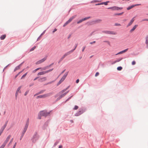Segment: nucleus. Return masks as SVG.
<instances>
[{"label": "nucleus", "instance_id": "nucleus-1", "mask_svg": "<svg viewBox=\"0 0 148 148\" xmlns=\"http://www.w3.org/2000/svg\"><path fill=\"white\" fill-rule=\"evenodd\" d=\"M69 88V86H68L66 88L63 90H62L60 92V94H62L60 96L59 99H60L61 98H62V97L64 96L69 92V91H68L66 92H64L63 94H62L66 90Z\"/></svg>", "mask_w": 148, "mask_h": 148}, {"label": "nucleus", "instance_id": "nucleus-2", "mask_svg": "<svg viewBox=\"0 0 148 148\" xmlns=\"http://www.w3.org/2000/svg\"><path fill=\"white\" fill-rule=\"evenodd\" d=\"M77 46V44L76 45V46L75 47V48L71 50V51H70L69 52H67L65 53L63 55V56L61 58L60 60L61 61L66 56L69 55L71 53L73 52L74 51L75 49L76 48Z\"/></svg>", "mask_w": 148, "mask_h": 148}, {"label": "nucleus", "instance_id": "nucleus-3", "mask_svg": "<svg viewBox=\"0 0 148 148\" xmlns=\"http://www.w3.org/2000/svg\"><path fill=\"white\" fill-rule=\"evenodd\" d=\"M29 119H28L26 122L25 126L24 128V129L23 130L22 132V135H24L26 131L27 128L28 127L29 124Z\"/></svg>", "mask_w": 148, "mask_h": 148}, {"label": "nucleus", "instance_id": "nucleus-4", "mask_svg": "<svg viewBox=\"0 0 148 148\" xmlns=\"http://www.w3.org/2000/svg\"><path fill=\"white\" fill-rule=\"evenodd\" d=\"M49 112H47L46 110H43L40 112L39 114L40 116H46L49 114Z\"/></svg>", "mask_w": 148, "mask_h": 148}, {"label": "nucleus", "instance_id": "nucleus-5", "mask_svg": "<svg viewBox=\"0 0 148 148\" xmlns=\"http://www.w3.org/2000/svg\"><path fill=\"white\" fill-rule=\"evenodd\" d=\"M11 137V135H9L7 137V138H6V139L4 141V143H3V144L1 146V148H4L5 146V145L10 138V137Z\"/></svg>", "mask_w": 148, "mask_h": 148}, {"label": "nucleus", "instance_id": "nucleus-6", "mask_svg": "<svg viewBox=\"0 0 148 148\" xmlns=\"http://www.w3.org/2000/svg\"><path fill=\"white\" fill-rule=\"evenodd\" d=\"M51 95V93H47L44 95H40L37 97V98H45L50 96Z\"/></svg>", "mask_w": 148, "mask_h": 148}, {"label": "nucleus", "instance_id": "nucleus-7", "mask_svg": "<svg viewBox=\"0 0 148 148\" xmlns=\"http://www.w3.org/2000/svg\"><path fill=\"white\" fill-rule=\"evenodd\" d=\"M102 32L104 33L116 35V32L110 31H103Z\"/></svg>", "mask_w": 148, "mask_h": 148}, {"label": "nucleus", "instance_id": "nucleus-8", "mask_svg": "<svg viewBox=\"0 0 148 148\" xmlns=\"http://www.w3.org/2000/svg\"><path fill=\"white\" fill-rule=\"evenodd\" d=\"M122 8H119L117 6H114L112 7H110L108 8V9H110L112 10H118L122 9Z\"/></svg>", "mask_w": 148, "mask_h": 148}, {"label": "nucleus", "instance_id": "nucleus-9", "mask_svg": "<svg viewBox=\"0 0 148 148\" xmlns=\"http://www.w3.org/2000/svg\"><path fill=\"white\" fill-rule=\"evenodd\" d=\"M38 135L37 133H36L34 134L32 138L33 141V142H35L36 140L38 139Z\"/></svg>", "mask_w": 148, "mask_h": 148}, {"label": "nucleus", "instance_id": "nucleus-10", "mask_svg": "<svg viewBox=\"0 0 148 148\" xmlns=\"http://www.w3.org/2000/svg\"><path fill=\"white\" fill-rule=\"evenodd\" d=\"M46 59V58H44L36 62V64H39L43 62L44 61H45Z\"/></svg>", "mask_w": 148, "mask_h": 148}, {"label": "nucleus", "instance_id": "nucleus-11", "mask_svg": "<svg viewBox=\"0 0 148 148\" xmlns=\"http://www.w3.org/2000/svg\"><path fill=\"white\" fill-rule=\"evenodd\" d=\"M47 77H43L42 78H40L39 79L38 81L41 82H44L47 80Z\"/></svg>", "mask_w": 148, "mask_h": 148}, {"label": "nucleus", "instance_id": "nucleus-12", "mask_svg": "<svg viewBox=\"0 0 148 148\" xmlns=\"http://www.w3.org/2000/svg\"><path fill=\"white\" fill-rule=\"evenodd\" d=\"M7 124V122H6L5 124L1 128V134L2 132L5 128L6 127Z\"/></svg>", "mask_w": 148, "mask_h": 148}, {"label": "nucleus", "instance_id": "nucleus-13", "mask_svg": "<svg viewBox=\"0 0 148 148\" xmlns=\"http://www.w3.org/2000/svg\"><path fill=\"white\" fill-rule=\"evenodd\" d=\"M68 72L65 73L64 74V75H63V77L61 79V80H62V82H63L64 80L66 78V76H67V75H68Z\"/></svg>", "mask_w": 148, "mask_h": 148}, {"label": "nucleus", "instance_id": "nucleus-14", "mask_svg": "<svg viewBox=\"0 0 148 148\" xmlns=\"http://www.w3.org/2000/svg\"><path fill=\"white\" fill-rule=\"evenodd\" d=\"M134 20V18H133L132 19V20H131L130 22L127 25V27H128L130 26L132 24V23H133Z\"/></svg>", "mask_w": 148, "mask_h": 148}, {"label": "nucleus", "instance_id": "nucleus-15", "mask_svg": "<svg viewBox=\"0 0 148 148\" xmlns=\"http://www.w3.org/2000/svg\"><path fill=\"white\" fill-rule=\"evenodd\" d=\"M128 49H127L121 51L118 53H117L116 54V55H117L118 54H122L123 53H124L126 52V51H128Z\"/></svg>", "mask_w": 148, "mask_h": 148}, {"label": "nucleus", "instance_id": "nucleus-16", "mask_svg": "<svg viewBox=\"0 0 148 148\" xmlns=\"http://www.w3.org/2000/svg\"><path fill=\"white\" fill-rule=\"evenodd\" d=\"M138 26L137 25H135L133 27V28L130 30V32H133L135 29H136V28Z\"/></svg>", "mask_w": 148, "mask_h": 148}, {"label": "nucleus", "instance_id": "nucleus-17", "mask_svg": "<svg viewBox=\"0 0 148 148\" xmlns=\"http://www.w3.org/2000/svg\"><path fill=\"white\" fill-rule=\"evenodd\" d=\"M21 86L19 87L17 89L16 93V97L17 96L18 93L19 91H20V89H21Z\"/></svg>", "mask_w": 148, "mask_h": 148}, {"label": "nucleus", "instance_id": "nucleus-18", "mask_svg": "<svg viewBox=\"0 0 148 148\" xmlns=\"http://www.w3.org/2000/svg\"><path fill=\"white\" fill-rule=\"evenodd\" d=\"M76 16V15H74L71 18H70L69 19L68 21L69 23H70L71 21Z\"/></svg>", "mask_w": 148, "mask_h": 148}, {"label": "nucleus", "instance_id": "nucleus-19", "mask_svg": "<svg viewBox=\"0 0 148 148\" xmlns=\"http://www.w3.org/2000/svg\"><path fill=\"white\" fill-rule=\"evenodd\" d=\"M109 2V1H107V2H103V3H101L96 4L95 5H101L104 4L105 5H107L108 4V3Z\"/></svg>", "mask_w": 148, "mask_h": 148}, {"label": "nucleus", "instance_id": "nucleus-20", "mask_svg": "<svg viewBox=\"0 0 148 148\" xmlns=\"http://www.w3.org/2000/svg\"><path fill=\"white\" fill-rule=\"evenodd\" d=\"M145 43L147 45V47L148 48V36L146 38Z\"/></svg>", "mask_w": 148, "mask_h": 148}, {"label": "nucleus", "instance_id": "nucleus-21", "mask_svg": "<svg viewBox=\"0 0 148 148\" xmlns=\"http://www.w3.org/2000/svg\"><path fill=\"white\" fill-rule=\"evenodd\" d=\"M82 111H79L78 112L76 113L75 115L76 116H78L81 114L82 113Z\"/></svg>", "mask_w": 148, "mask_h": 148}, {"label": "nucleus", "instance_id": "nucleus-22", "mask_svg": "<svg viewBox=\"0 0 148 148\" xmlns=\"http://www.w3.org/2000/svg\"><path fill=\"white\" fill-rule=\"evenodd\" d=\"M45 74V73L44 72V71H42V72H40L38 73L37 74V75L38 76L40 75H44Z\"/></svg>", "mask_w": 148, "mask_h": 148}, {"label": "nucleus", "instance_id": "nucleus-23", "mask_svg": "<svg viewBox=\"0 0 148 148\" xmlns=\"http://www.w3.org/2000/svg\"><path fill=\"white\" fill-rule=\"evenodd\" d=\"M52 64H51V65H50L49 66H47L46 67H44V68H42V70H45L46 69H47Z\"/></svg>", "mask_w": 148, "mask_h": 148}, {"label": "nucleus", "instance_id": "nucleus-24", "mask_svg": "<svg viewBox=\"0 0 148 148\" xmlns=\"http://www.w3.org/2000/svg\"><path fill=\"white\" fill-rule=\"evenodd\" d=\"M6 37V35L5 34H4L2 35L1 36V40H3Z\"/></svg>", "mask_w": 148, "mask_h": 148}, {"label": "nucleus", "instance_id": "nucleus-25", "mask_svg": "<svg viewBox=\"0 0 148 148\" xmlns=\"http://www.w3.org/2000/svg\"><path fill=\"white\" fill-rule=\"evenodd\" d=\"M122 59H123L122 58H121L120 59H118L116 60L114 62V63H115L116 62H117L120 61L121 60H122Z\"/></svg>", "mask_w": 148, "mask_h": 148}, {"label": "nucleus", "instance_id": "nucleus-26", "mask_svg": "<svg viewBox=\"0 0 148 148\" xmlns=\"http://www.w3.org/2000/svg\"><path fill=\"white\" fill-rule=\"evenodd\" d=\"M24 69H23L22 71H20V72H19L17 75H16L15 77V78H16L17 77L18 75L21 73L23 71H24Z\"/></svg>", "mask_w": 148, "mask_h": 148}, {"label": "nucleus", "instance_id": "nucleus-27", "mask_svg": "<svg viewBox=\"0 0 148 148\" xmlns=\"http://www.w3.org/2000/svg\"><path fill=\"white\" fill-rule=\"evenodd\" d=\"M53 69H50V70H48V71H44V72L45 73V74L46 73H48V72H50L51 71H52Z\"/></svg>", "mask_w": 148, "mask_h": 148}, {"label": "nucleus", "instance_id": "nucleus-28", "mask_svg": "<svg viewBox=\"0 0 148 148\" xmlns=\"http://www.w3.org/2000/svg\"><path fill=\"white\" fill-rule=\"evenodd\" d=\"M123 12H121V13H116V14H114V16H116V15H122L123 14Z\"/></svg>", "mask_w": 148, "mask_h": 148}, {"label": "nucleus", "instance_id": "nucleus-29", "mask_svg": "<svg viewBox=\"0 0 148 148\" xmlns=\"http://www.w3.org/2000/svg\"><path fill=\"white\" fill-rule=\"evenodd\" d=\"M90 18V17H85L83 19H82L83 21H85L86 20H87V19H88Z\"/></svg>", "mask_w": 148, "mask_h": 148}, {"label": "nucleus", "instance_id": "nucleus-30", "mask_svg": "<svg viewBox=\"0 0 148 148\" xmlns=\"http://www.w3.org/2000/svg\"><path fill=\"white\" fill-rule=\"evenodd\" d=\"M41 69V68H38L36 69H35V70H34V71H33V73H34L35 72H36V71H38V70H39L40 69Z\"/></svg>", "mask_w": 148, "mask_h": 148}, {"label": "nucleus", "instance_id": "nucleus-31", "mask_svg": "<svg viewBox=\"0 0 148 148\" xmlns=\"http://www.w3.org/2000/svg\"><path fill=\"white\" fill-rule=\"evenodd\" d=\"M134 7V6H133V5H132L130 7H128L127 8V10H129L131 9H132V8H133Z\"/></svg>", "mask_w": 148, "mask_h": 148}, {"label": "nucleus", "instance_id": "nucleus-32", "mask_svg": "<svg viewBox=\"0 0 148 148\" xmlns=\"http://www.w3.org/2000/svg\"><path fill=\"white\" fill-rule=\"evenodd\" d=\"M27 73H26L25 74H24L21 77V79H22L24 78L26 76V75H27Z\"/></svg>", "mask_w": 148, "mask_h": 148}, {"label": "nucleus", "instance_id": "nucleus-33", "mask_svg": "<svg viewBox=\"0 0 148 148\" xmlns=\"http://www.w3.org/2000/svg\"><path fill=\"white\" fill-rule=\"evenodd\" d=\"M36 48V46L34 47H32V48H31L30 49V51H33Z\"/></svg>", "mask_w": 148, "mask_h": 148}, {"label": "nucleus", "instance_id": "nucleus-34", "mask_svg": "<svg viewBox=\"0 0 148 148\" xmlns=\"http://www.w3.org/2000/svg\"><path fill=\"white\" fill-rule=\"evenodd\" d=\"M122 69V68L121 66L118 67L117 68V69L119 71H121Z\"/></svg>", "mask_w": 148, "mask_h": 148}, {"label": "nucleus", "instance_id": "nucleus-35", "mask_svg": "<svg viewBox=\"0 0 148 148\" xmlns=\"http://www.w3.org/2000/svg\"><path fill=\"white\" fill-rule=\"evenodd\" d=\"M78 107L76 105L75 106L74 108L73 109L76 110H77L78 109Z\"/></svg>", "mask_w": 148, "mask_h": 148}, {"label": "nucleus", "instance_id": "nucleus-36", "mask_svg": "<svg viewBox=\"0 0 148 148\" xmlns=\"http://www.w3.org/2000/svg\"><path fill=\"white\" fill-rule=\"evenodd\" d=\"M101 21V19H98L96 20L95 22L96 23H99Z\"/></svg>", "mask_w": 148, "mask_h": 148}, {"label": "nucleus", "instance_id": "nucleus-37", "mask_svg": "<svg viewBox=\"0 0 148 148\" xmlns=\"http://www.w3.org/2000/svg\"><path fill=\"white\" fill-rule=\"evenodd\" d=\"M63 82L60 79V81L58 82L57 84V85H58L59 84H60L62 82Z\"/></svg>", "mask_w": 148, "mask_h": 148}, {"label": "nucleus", "instance_id": "nucleus-38", "mask_svg": "<svg viewBox=\"0 0 148 148\" xmlns=\"http://www.w3.org/2000/svg\"><path fill=\"white\" fill-rule=\"evenodd\" d=\"M13 141V138H12L11 140L10 141L9 143V144L8 145H11L12 144V143Z\"/></svg>", "mask_w": 148, "mask_h": 148}, {"label": "nucleus", "instance_id": "nucleus-39", "mask_svg": "<svg viewBox=\"0 0 148 148\" xmlns=\"http://www.w3.org/2000/svg\"><path fill=\"white\" fill-rule=\"evenodd\" d=\"M82 21H83L82 19H81V20H80L79 21H78L77 22V23L78 24H79V23L82 22Z\"/></svg>", "mask_w": 148, "mask_h": 148}, {"label": "nucleus", "instance_id": "nucleus-40", "mask_svg": "<svg viewBox=\"0 0 148 148\" xmlns=\"http://www.w3.org/2000/svg\"><path fill=\"white\" fill-rule=\"evenodd\" d=\"M115 25L117 26H120L121 25L120 24L116 23L115 24Z\"/></svg>", "mask_w": 148, "mask_h": 148}, {"label": "nucleus", "instance_id": "nucleus-41", "mask_svg": "<svg viewBox=\"0 0 148 148\" xmlns=\"http://www.w3.org/2000/svg\"><path fill=\"white\" fill-rule=\"evenodd\" d=\"M29 90H27L25 92V94H24L25 96H26L27 95V94L29 92Z\"/></svg>", "mask_w": 148, "mask_h": 148}, {"label": "nucleus", "instance_id": "nucleus-42", "mask_svg": "<svg viewBox=\"0 0 148 148\" xmlns=\"http://www.w3.org/2000/svg\"><path fill=\"white\" fill-rule=\"evenodd\" d=\"M99 74V73L98 72H97L95 74V76L97 77L98 76Z\"/></svg>", "mask_w": 148, "mask_h": 148}, {"label": "nucleus", "instance_id": "nucleus-43", "mask_svg": "<svg viewBox=\"0 0 148 148\" xmlns=\"http://www.w3.org/2000/svg\"><path fill=\"white\" fill-rule=\"evenodd\" d=\"M136 64V62L135 61H133L132 62V64L133 65H134Z\"/></svg>", "mask_w": 148, "mask_h": 148}, {"label": "nucleus", "instance_id": "nucleus-44", "mask_svg": "<svg viewBox=\"0 0 148 148\" xmlns=\"http://www.w3.org/2000/svg\"><path fill=\"white\" fill-rule=\"evenodd\" d=\"M16 144H17L16 143V142L15 143V144H14V146H13V147L12 148H15V147H16Z\"/></svg>", "mask_w": 148, "mask_h": 148}, {"label": "nucleus", "instance_id": "nucleus-45", "mask_svg": "<svg viewBox=\"0 0 148 148\" xmlns=\"http://www.w3.org/2000/svg\"><path fill=\"white\" fill-rule=\"evenodd\" d=\"M95 43V41H93V42H90V44H93V43Z\"/></svg>", "mask_w": 148, "mask_h": 148}, {"label": "nucleus", "instance_id": "nucleus-46", "mask_svg": "<svg viewBox=\"0 0 148 148\" xmlns=\"http://www.w3.org/2000/svg\"><path fill=\"white\" fill-rule=\"evenodd\" d=\"M104 42H106V43H108L109 44L110 43L108 41H107V40L105 41H104Z\"/></svg>", "mask_w": 148, "mask_h": 148}, {"label": "nucleus", "instance_id": "nucleus-47", "mask_svg": "<svg viewBox=\"0 0 148 148\" xmlns=\"http://www.w3.org/2000/svg\"><path fill=\"white\" fill-rule=\"evenodd\" d=\"M54 82L53 81H52L51 82H49L48 83H47V84H51L52 83V82Z\"/></svg>", "mask_w": 148, "mask_h": 148}, {"label": "nucleus", "instance_id": "nucleus-48", "mask_svg": "<svg viewBox=\"0 0 148 148\" xmlns=\"http://www.w3.org/2000/svg\"><path fill=\"white\" fill-rule=\"evenodd\" d=\"M79 79H77L76 81V83H78L79 82Z\"/></svg>", "mask_w": 148, "mask_h": 148}, {"label": "nucleus", "instance_id": "nucleus-49", "mask_svg": "<svg viewBox=\"0 0 148 148\" xmlns=\"http://www.w3.org/2000/svg\"><path fill=\"white\" fill-rule=\"evenodd\" d=\"M41 116L40 114H39V116H38V119H41Z\"/></svg>", "mask_w": 148, "mask_h": 148}, {"label": "nucleus", "instance_id": "nucleus-50", "mask_svg": "<svg viewBox=\"0 0 148 148\" xmlns=\"http://www.w3.org/2000/svg\"><path fill=\"white\" fill-rule=\"evenodd\" d=\"M57 31V29H55L53 31V33H54L55 32Z\"/></svg>", "mask_w": 148, "mask_h": 148}, {"label": "nucleus", "instance_id": "nucleus-51", "mask_svg": "<svg viewBox=\"0 0 148 148\" xmlns=\"http://www.w3.org/2000/svg\"><path fill=\"white\" fill-rule=\"evenodd\" d=\"M38 78V77H36L34 79V81H35V80H36Z\"/></svg>", "mask_w": 148, "mask_h": 148}, {"label": "nucleus", "instance_id": "nucleus-52", "mask_svg": "<svg viewBox=\"0 0 148 148\" xmlns=\"http://www.w3.org/2000/svg\"><path fill=\"white\" fill-rule=\"evenodd\" d=\"M72 96H72L71 97H69V98H68V99L66 100V101H67L69 100V99H70L71 98V97H72Z\"/></svg>", "mask_w": 148, "mask_h": 148}, {"label": "nucleus", "instance_id": "nucleus-53", "mask_svg": "<svg viewBox=\"0 0 148 148\" xmlns=\"http://www.w3.org/2000/svg\"><path fill=\"white\" fill-rule=\"evenodd\" d=\"M24 135H21V138H20V140H21L23 136Z\"/></svg>", "mask_w": 148, "mask_h": 148}, {"label": "nucleus", "instance_id": "nucleus-54", "mask_svg": "<svg viewBox=\"0 0 148 148\" xmlns=\"http://www.w3.org/2000/svg\"><path fill=\"white\" fill-rule=\"evenodd\" d=\"M140 5V4H136L135 5H133V6H134V7H135V6H138V5Z\"/></svg>", "mask_w": 148, "mask_h": 148}, {"label": "nucleus", "instance_id": "nucleus-55", "mask_svg": "<svg viewBox=\"0 0 148 148\" xmlns=\"http://www.w3.org/2000/svg\"><path fill=\"white\" fill-rule=\"evenodd\" d=\"M85 47H84L83 48V49L82 50V51L83 52L84 51V49H85Z\"/></svg>", "mask_w": 148, "mask_h": 148}, {"label": "nucleus", "instance_id": "nucleus-56", "mask_svg": "<svg viewBox=\"0 0 148 148\" xmlns=\"http://www.w3.org/2000/svg\"><path fill=\"white\" fill-rule=\"evenodd\" d=\"M66 25H67V24H66V23H65L63 25V27H65V26Z\"/></svg>", "mask_w": 148, "mask_h": 148}, {"label": "nucleus", "instance_id": "nucleus-57", "mask_svg": "<svg viewBox=\"0 0 148 148\" xmlns=\"http://www.w3.org/2000/svg\"><path fill=\"white\" fill-rule=\"evenodd\" d=\"M62 145H60L59 147V148H62Z\"/></svg>", "mask_w": 148, "mask_h": 148}, {"label": "nucleus", "instance_id": "nucleus-58", "mask_svg": "<svg viewBox=\"0 0 148 148\" xmlns=\"http://www.w3.org/2000/svg\"><path fill=\"white\" fill-rule=\"evenodd\" d=\"M66 24L67 25L69 23H70L68 21H67V22H66Z\"/></svg>", "mask_w": 148, "mask_h": 148}, {"label": "nucleus", "instance_id": "nucleus-59", "mask_svg": "<svg viewBox=\"0 0 148 148\" xmlns=\"http://www.w3.org/2000/svg\"><path fill=\"white\" fill-rule=\"evenodd\" d=\"M147 21V19H144L142 20V21Z\"/></svg>", "mask_w": 148, "mask_h": 148}, {"label": "nucleus", "instance_id": "nucleus-60", "mask_svg": "<svg viewBox=\"0 0 148 148\" xmlns=\"http://www.w3.org/2000/svg\"><path fill=\"white\" fill-rule=\"evenodd\" d=\"M65 70H64V71H63L62 72L61 74H62V73H63L65 71Z\"/></svg>", "mask_w": 148, "mask_h": 148}, {"label": "nucleus", "instance_id": "nucleus-61", "mask_svg": "<svg viewBox=\"0 0 148 148\" xmlns=\"http://www.w3.org/2000/svg\"><path fill=\"white\" fill-rule=\"evenodd\" d=\"M57 142L56 143H55L54 145H57Z\"/></svg>", "mask_w": 148, "mask_h": 148}, {"label": "nucleus", "instance_id": "nucleus-62", "mask_svg": "<svg viewBox=\"0 0 148 148\" xmlns=\"http://www.w3.org/2000/svg\"><path fill=\"white\" fill-rule=\"evenodd\" d=\"M42 93V91H41L40 92V93Z\"/></svg>", "mask_w": 148, "mask_h": 148}, {"label": "nucleus", "instance_id": "nucleus-63", "mask_svg": "<svg viewBox=\"0 0 148 148\" xmlns=\"http://www.w3.org/2000/svg\"><path fill=\"white\" fill-rule=\"evenodd\" d=\"M147 21H148V19H147Z\"/></svg>", "mask_w": 148, "mask_h": 148}]
</instances>
